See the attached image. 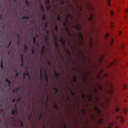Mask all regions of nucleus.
I'll list each match as a JSON object with an SVG mask.
<instances>
[{"mask_svg": "<svg viewBox=\"0 0 128 128\" xmlns=\"http://www.w3.org/2000/svg\"><path fill=\"white\" fill-rule=\"evenodd\" d=\"M117 119H118L121 123H123L124 122V120L122 116H117Z\"/></svg>", "mask_w": 128, "mask_h": 128, "instance_id": "1", "label": "nucleus"}, {"mask_svg": "<svg viewBox=\"0 0 128 128\" xmlns=\"http://www.w3.org/2000/svg\"><path fill=\"white\" fill-rule=\"evenodd\" d=\"M73 27L74 28L76 29L78 31L80 30L81 28V26L79 24H78L77 25L73 26Z\"/></svg>", "mask_w": 128, "mask_h": 128, "instance_id": "2", "label": "nucleus"}, {"mask_svg": "<svg viewBox=\"0 0 128 128\" xmlns=\"http://www.w3.org/2000/svg\"><path fill=\"white\" fill-rule=\"evenodd\" d=\"M38 35H36V36L34 37L33 38V42L34 44H35L36 43V40L37 37H38Z\"/></svg>", "mask_w": 128, "mask_h": 128, "instance_id": "3", "label": "nucleus"}, {"mask_svg": "<svg viewBox=\"0 0 128 128\" xmlns=\"http://www.w3.org/2000/svg\"><path fill=\"white\" fill-rule=\"evenodd\" d=\"M28 50V47L26 44L24 45V52H27Z\"/></svg>", "mask_w": 128, "mask_h": 128, "instance_id": "4", "label": "nucleus"}, {"mask_svg": "<svg viewBox=\"0 0 128 128\" xmlns=\"http://www.w3.org/2000/svg\"><path fill=\"white\" fill-rule=\"evenodd\" d=\"M95 110L98 113H100V111L96 107H95Z\"/></svg>", "mask_w": 128, "mask_h": 128, "instance_id": "5", "label": "nucleus"}, {"mask_svg": "<svg viewBox=\"0 0 128 128\" xmlns=\"http://www.w3.org/2000/svg\"><path fill=\"white\" fill-rule=\"evenodd\" d=\"M104 119H100L99 121V123L100 124H102L104 122Z\"/></svg>", "mask_w": 128, "mask_h": 128, "instance_id": "6", "label": "nucleus"}, {"mask_svg": "<svg viewBox=\"0 0 128 128\" xmlns=\"http://www.w3.org/2000/svg\"><path fill=\"white\" fill-rule=\"evenodd\" d=\"M54 72L56 74L55 77L58 78H59V75L58 74L56 73L55 71L54 70Z\"/></svg>", "mask_w": 128, "mask_h": 128, "instance_id": "7", "label": "nucleus"}, {"mask_svg": "<svg viewBox=\"0 0 128 128\" xmlns=\"http://www.w3.org/2000/svg\"><path fill=\"white\" fill-rule=\"evenodd\" d=\"M45 48V47L44 46H42V50L41 51V53L42 55H44V50Z\"/></svg>", "mask_w": 128, "mask_h": 128, "instance_id": "8", "label": "nucleus"}, {"mask_svg": "<svg viewBox=\"0 0 128 128\" xmlns=\"http://www.w3.org/2000/svg\"><path fill=\"white\" fill-rule=\"evenodd\" d=\"M46 19V14H45L42 16V20H45Z\"/></svg>", "mask_w": 128, "mask_h": 128, "instance_id": "9", "label": "nucleus"}, {"mask_svg": "<svg viewBox=\"0 0 128 128\" xmlns=\"http://www.w3.org/2000/svg\"><path fill=\"white\" fill-rule=\"evenodd\" d=\"M15 109L13 110L14 111V112L16 113V114H18V111L17 110V107H16V104H15Z\"/></svg>", "mask_w": 128, "mask_h": 128, "instance_id": "10", "label": "nucleus"}, {"mask_svg": "<svg viewBox=\"0 0 128 128\" xmlns=\"http://www.w3.org/2000/svg\"><path fill=\"white\" fill-rule=\"evenodd\" d=\"M45 79L46 82H48V78L47 75L46 73Z\"/></svg>", "mask_w": 128, "mask_h": 128, "instance_id": "11", "label": "nucleus"}, {"mask_svg": "<svg viewBox=\"0 0 128 128\" xmlns=\"http://www.w3.org/2000/svg\"><path fill=\"white\" fill-rule=\"evenodd\" d=\"M40 79L41 80H42V71L41 69H40Z\"/></svg>", "mask_w": 128, "mask_h": 128, "instance_id": "12", "label": "nucleus"}, {"mask_svg": "<svg viewBox=\"0 0 128 128\" xmlns=\"http://www.w3.org/2000/svg\"><path fill=\"white\" fill-rule=\"evenodd\" d=\"M93 18V16L92 14H91L90 17L89 18V20L90 21L92 20Z\"/></svg>", "mask_w": 128, "mask_h": 128, "instance_id": "13", "label": "nucleus"}, {"mask_svg": "<svg viewBox=\"0 0 128 128\" xmlns=\"http://www.w3.org/2000/svg\"><path fill=\"white\" fill-rule=\"evenodd\" d=\"M66 30L67 31V33L68 34L70 35V36H71L72 35L70 33V32H69V30H68V29L67 28H66Z\"/></svg>", "mask_w": 128, "mask_h": 128, "instance_id": "14", "label": "nucleus"}, {"mask_svg": "<svg viewBox=\"0 0 128 128\" xmlns=\"http://www.w3.org/2000/svg\"><path fill=\"white\" fill-rule=\"evenodd\" d=\"M123 111L124 113L126 114L127 111V109L126 108H124L123 109Z\"/></svg>", "mask_w": 128, "mask_h": 128, "instance_id": "15", "label": "nucleus"}, {"mask_svg": "<svg viewBox=\"0 0 128 128\" xmlns=\"http://www.w3.org/2000/svg\"><path fill=\"white\" fill-rule=\"evenodd\" d=\"M0 67L2 69L3 68L4 66L2 64V60L0 64Z\"/></svg>", "mask_w": 128, "mask_h": 128, "instance_id": "16", "label": "nucleus"}, {"mask_svg": "<svg viewBox=\"0 0 128 128\" xmlns=\"http://www.w3.org/2000/svg\"><path fill=\"white\" fill-rule=\"evenodd\" d=\"M57 19L58 21L60 22V17L58 14V16Z\"/></svg>", "mask_w": 128, "mask_h": 128, "instance_id": "17", "label": "nucleus"}, {"mask_svg": "<svg viewBox=\"0 0 128 128\" xmlns=\"http://www.w3.org/2000/svg\"><path fill=\"white\" fill-rule=\"evenodd\" d=\"M12 42V41L11 40L10 41V42L9 43L7 47V48H8L10 47V45L11 44Z\"/></svg>", "mask_w": 128, "mask_h": 128, "instance_id": "18", "label": "nucleus"}, {"mask_svg": "<svg viewBox=\"0 0 128 128\" xmlns=\"http://www.w3.org/2000/svg\"><path fill=\"white\" fill-rule=\"evenodd\" d=\"M126 84H124L122 86V88L124 90H125L126 88Z\"/></svg>", "mask_w": 128, "mask_h": 128, "instance_id": "19", "label": "nucleus"}, {"mask_svg": "<svg viewBox=\"0 0 128 128\" xmlns=\"http://www.w3.org/2000/svg\"><path fill=\"white\" fill-rule=\"evenodd\" d=\"M18 90V88H16L14 90V91L15 92H16L17 90Z\"/></svg>", "mask_w": 128, "mask_h": 128, "instance_id": "20", "label": "nucleus"}, {"mask_svg": "<svg viewBox=\"0 0 128 128\" xmlns=\"http://www.w3.org/2000/svg\"><path fill=\"white\" fill-rule=\"evenodd\" d=\"M114 42V40L113 39H112L110 40V44L112 45V43H113Z\"/></svg>", "mask_w": 128, "mask_h": 128, "instance_id": "21", "label": "nucleus"}, {"mask_svg": "<svg viewBox=\"0 0 128 128\" xmlns=\"http://www.w3.org/2000/svg\"><path fill=\"white\" fill-rule=\"evenodd\" d=\"M40 7L41 8V9L43 10L44 11V8L43 7V6L42 5H40Z\"/></svg>", "mask_w": 128, "mask_h": 128, "instance_id": "22", "label": "nucleus"}, {"mask_svg": "<svg viewBox=\"0 0 128 128\" xmlns=\"http://www.w3.org/2000/svg\"><path fill=\"white\" fill-rule=\"evenodd\" d=\"M11 113L12 114H13L14 116H15L16 115L15 114L16 113L14 112V111L13 110H12V111Z\"/></svg>", "mask_w": 128, "mask_h": 128, "instance_id": "23", "label": "nucleus"}, {"mask_svg": "<svg viewBox=\"0 0 128 128\" xmlns=\"http://www.w3.org/2000/svg\"><path fill=\"white\" fill-rule=\"evenodd\" d=\"M53 89L55 91L56 93L58 91V89L56 88L55 87H53Z\"/></svg>", "mask_w": 128, "mask_h": 128, "instance_id": "24", "label": "nucleus"}, {"mask_svg": "<svg viewBox=\"0 0 128 128\" xmlns=\"http://www.w3.org/2000/svg\"><path fill=\"white\" fill-rule=\"evenodd\" d=\"M46 3L47 4H49L50 3V2L49 0H46Z\"/></svg>", "mask_w": 128, "mask_h": 128, "instance_id": "25", "label": "nucleus"}, {"mask_svg": "<svg viewBox=\"0 0 128 128\" xmlns=\"http://www.w3.org/2000/svg\"><path fill=\"white\" fill-rule=\"evenodd\" d=\"M45 40L47 42L48 41V36H47L45 38Z\"/></svg>", "mask_w": 128, "mask_h": 128, "instance_id": "26", "label": "nucleus"}, {"mask_svg": "<svg viewBox=\"0 0 128 128\" xmlns=\"http://www.w3.org/2000/svg\"><path fill=\"white\" fill-rule=\"evenodd\" d=\"M110 15L111 16H112L114 14L113 12L112 11H110Z\"/></svg>", "mask_w": 128, "mask_h": 128, "instance_id": "27", "label": "nucleus"}, {"mask_svg": "<svg viewBox=\"0 0 128 128\" xmlns=\"http://www.w3.org/2000/svg\"><path fill=\"white\" fill-rule=\"evenodd\" d=\"M29 18V16H24L22 18V19H24V18H26L27 19H28Z\"/></svg>", "mask_w": 128, "mask_h": 128, "instance_id": "28", "label": "nucleus"}, {"mask_svg": "<svg viewBox=\"0 0 128 128\" xmlns=\"http://www.w3.org/2000/svg\"><path fill=\"white\" fill-rule=\"evenodd\" d=\"M60 41H61V42H62L63 44L64 45H65V41H64L63 40H60Z\"/></svg>", "mask_w": 128, "mask_h": 128, "instance_id": "29", "label": "nucleus"}, {"mask_svg": "<svg viewBox=\"0 0 128 128\" xmlns=\"http://www.w3.org/2000/svg\"><path fill=\"white\" fill-rule=\"evenodd\" d=\"M109 92V93L111 95L112 94V90H110Z\"/></svg>", "mask_w": 128, "mask_h": 128, "instance_id": "30", "label": "nucleus"}, {"mask_svg": "<svg viewBox=\"0 0 128 128\" xmlns=\"http://www.w3.org/2000/svg\"><path fill=\"white\" fill-rule=\"evenodd\" d=\"M25 2L28 6L29 5V3L27 0H26Z\"/></svg>", "mask_w": 128, "mask_h": 128, "instance_id": "31", "label": "nucleus"}, {"mask_svg": "<svg viewBox=\"0 0 128 128\" xmlns=\"http://www.w3.org/2000/svg\"><path fill=\"white\" fill-rule=\"evenodd\" d=\"M20 126L22 127H24V124L22 122H21V124L20 125Z\"/></svg>", "mask_w": 128, "mask_h": 128, "instance_id": "32", "label": "nucleus"}, {"mask_svg": "<svg viewBox=\"0 0 128 128\" xmlns=\"http://www.w3.org/2000/svg\"><path fill=\"white\" fill-rule=\"evenodd\" d=\"M58 28V26L57 25L55 26V30L56 31H57Z\"/></svg>", "mask_w": 128, "mask_h": 128, "instance_id": "33", "label": "nucleus"}, {"mask_svg": "<svg viewBox=\"0 0 128 128\" xmlns=\"http://www.w3.org/2000/svg\"><path fill=\"white\" fill-rule=\"evenodd\" d=\"M32 54H34V49L33 48H32Z\"/></svg>", "mask_w": 128, "mask_h": 128, "instance_id": "34", "label": "nucleus"}, {"mask_svg": "<svg viewBox=\"0 0 128 128\" xmlns=\"http://www.w3.org/2000/svg\"><path fill=\"white\" fill-rule=\"evenodd\" d=\"M108 5L109 6H110V0H108Z\"/></svg>", "mask_w": 128, "mask_h": 128, "instance_id": "35", "label": "nucleus"}, {"mask_svg": "<svg viewBox=\"0 0 128 128\" xmlns=\"http://www.w3.org/2000/svg\"><path fill=\"white\" fill-rule=\"evenodd\" d=\"M18 75H19V73L18 72H16V74L15 76H16V77L17 76H18Z\"/></svg>", "mask_w": 128, "mask_h": 128, "instance_id": "36", "label": "nucleus"}, {"mask_svg": "<svg viewBox=\"0 0 128 128\" xmlns=\"http://www.w3.org/2000/svg\"><path fill=\"white\" fill-rule=\"evenodd\" d=\"M109 36V34H107L106 36V38H107Z\"/></svg>", "mask_w": 128, "mask_h": 128, "instance_id": "37", "label": "nucleus"}, {"mask_svg": "<svg viewBox=\"0 0 128 128\" xmlns=\"http://www.w3.org/2000/svg\"><path fill=\"white\" fill-rule=\"evenodd\" d=\"M76 79L75 77H74L73 79V81L74 82H75L76 81Z\"/></svg>", "mask_w": 128, "mask_h": 128, "instance_id": "38", "label": "nucleus"}, {"mask_svg": "<svg viewBox=\"0 0 128 128\" xmlns=\"http://www.w3.org/2000/svg\"><path fill=\"white\" fill-rule=\"evenodd\" d=\"M50 6L49 5L47 7V9L50 10Z\"/></svg>", "mask_w": 128, "mask_h": 128, "instance_id": "39", "label": "nucleus"}, {"mask_svg": "<svg viewBox=\"0 0 128 128\" xmlns=\"http://www.w3.org/2000/svg\"><path fill=\"white\" fill-rule=\"evenodd\" d=\"M23 54H22V57H21V59H22V62H23Z\"/></svg>", "mask_w": 128, "mask_h": 128, "instance_id": "40", "label": "nucleus"}, {"mask_svg": "<svg viewBox=\"0 0 128 128\" xmlns=\"http://www.w3.org/2000/svg\"><path fill=\"white\" fill-rule=\"evenodd\" d=\"M20 98H18V99L16 100V101L17 102H19V101H20Z\"/></svg>", "mask_w": 128, "mask_h": 128, "instance_id": "41", "label": "nucleus"}, {"mask_svg": "<svg viewBox=\"0 0 128 128\" xmlns=\"http://www.w3.org/2000/svg\"><path fill=\"white\" fill-rule=\"evenodd\" d=\"M119 110V109L118 108H116V111L117 112H118Z\"/></svg>", "mask_w": 128, "mask_h": 128, "instance_id": "42", "label": "nucleus"}, {"mask_svg": "<svg viewBox=\"0 0 128 128\" xmlns=\"http://www.w3.org/2000/svg\"><path fill=\"white\" fill-rule=\"evenodd\" d=\"M15 100H16L15 98H14L13 100H12V102H15Z\"/></svg>", "mask_w": 128, "mask_h": 128, "instance_id": "43", "label": "nucleus"}, {"mask_svg": "<svg viewBox=\"0 0 128 128\" xmlns=\"http://www.w3.org/2000/svg\"><path fill=\"white\" fill-rule=\"evenodd\" d=\"M53 36H54V40L56 39V37L55 36L54 34Z\"/></svg>", "mask_w": 128, "mask_h": 128, "instance_id": "44", "label": "nucleus"}, {"mask_svg": "<svg viewBox=\"0 0 128 128\" xmlns=\"http://www.w3.org/2000/svg\"><path fill=\"white\" fill-rule=\"evenodd\" d=\"M9 80L7 78H6L5 79V81L6 82H8L9 81Z\"/></svg>", "mask_w": 128, "mask_h": 128, "instance_id": "45", "label": "nucleus"}, {"mask_svg": "<svg viewBox=\"0 0 128 128\" xmlns=\"http://www.w3.org/2000/svg\"><path fill=\"white\" fill-rule=\"evenodd\" d=\"M128 11V9H126V10H125V12H126L127 13V12Z\"/></svg>", "mask_w": 128, "mask_h": 128, "instance_id": "46", "label": "nucleus"}, {"mask_svg": "<svg viewBox=\"0 0 128 128\" xmlns=\"http://www.w3.org/2000/svg\"><path fill=\"white\" fill-rule=\"evenodd\" d=\"M109 127H107V128H112V127H111V126L110 125V124H109Z\"/></svg>", "mask_w": 128, "mask_h": 128, "instance_id": "47", "label": "nucleus"}, {"mask_svg": "<svg viewBox=\"0 0 128 128\" xmlns=\"http://www.w3.org/2000/svg\"><path fill=\"white\" fill-rule=\"evenodd\" d=\"M54 108H58V107L57 106L55 105H54Z\"/></svg>", "mask_w": 128, "mask_h": 128, "instance_id": "48", "label": "nucleus"}, {"mask_svg": "<svg viewBox=\"0 0 128 128\" xmlns=\"http://www.w3.org/2000/svg\"><path fill=\"white\" fill-rule=\"evenodd\" d=\"M45 26L46 28H47L48 27V24L47 23H46L45 25Z\"/></svg>", "mask_w": 128, "mask_h": 128, "instance_id": "49", "label": "nucleus"}, {"mask_svg": "<svg viewBox=\"0 0 128 128\" xmlns=\"http://www.w3.org/2000/svg\"><path fill=\"white\" fill-rule=\"evenodd\" d=\"M26 73L25 72H24L23 73V76H26Z\"/></svg>", "mask_w": 128, "mask_h": 128, "instance_id": "50", "label": "nucleus"}, {"mask_svg": "<svg viewBox=\"0 0 128 128\" xmlns=\"http://www.w3.org/2000/svg\"><path fill=\"white\" fill-rule=\"evenodd\" d=\"M8 82V84H11V82L9 80V81L7 82Z\"/></svg>", "mask_w": 128, "mask_h": 128, "instance_id": "51", "label": "nucleus"}, {"mask_svg": "<svg viewBox=\"0 0 128 128\" xmlns=\"http://www.w3.org/2000/svg\"><path fill=\"white\" fill-rule=\"evenodd\" d=\"M23 78H26V76H23Z\"/></svg>", "mask_w": 128, "mask_h": 128, "instance_id": "52", "label": "nucleus"}, {"mask_svg": "<svg viewBox=\"0 0 128 128\" xmlns=\"http://www.w3.org/2000/svg\"><path fill=\"white\" fill-rule=\"evenodd\" d=\"M29 74H29L28 73H26V75L28 76Z\"/></svg>", "mask_w": 128, "mask_h": 128, "instance_id": "53", "label": "nucleus"}, {"mask_svg": "<svg viewBox=\"0 0 128 128\" xmlns=\"http://www.w3.org/2000/svg\"><path fill=\"white\" fill-rule=\"evenodd\" d=\"M80 36H81V37L82 38V34H81V33H80Z\"/></svg>", "mask_w": 128, "mask_h": 128, "instance_id": "54", "label": "nucleus"}, {"mask_svg": "<svg viewBox=\"0 0 128 128\" xmlns=\"http://www.w3.org/2000/svg\"><path fill=\"white\" fill-rule=\"evenodd\" d=\"M2 18V16L0 15V19H1Z\"/></svg>", "mask_w": 128, "mask_h": 128, "instance_id": "55", "label": "nucleus"}, {"mask_svg": "<svg viewBox=\"0 0 128 128\" xmlns=\"http://www.w3.org/2000/svg\"><path fill=\"white\" fill-rule=\"evenodd\" d=\"M28 76L30 78V74H29Z\"/></svg>", "mask_w": 128, "mask_h": 128, "instance_id": "56", "label": "nucleus"}, {"mask_svg": "<svg viewBox=\"0 0 128 128\" xmlns=\"http://www.w3.org/2000/svg\"><path fill=\"white\" fill-rule=\"evenodd\" d=\"M72 95L74 96V93L73 92H72Z\"/></svg>", "mask_w": 128, "mask_h": 128, "instance_id": "57", "label": "nucleus"}, {"mask_svg": "<svg viewBox=\"0 0 128 128\" xmlns=\"http://www.w3.org/2000/svg\"><path fill=\"white\" fill-rule=\"evenodd\" d=\"M17 36L18 37H19V35L18 34H17Z\"/></svg>", "mask_w": 128, "mask_h": 128, "instance_id": "58", "label": "nucleus"}, {"mask_svg": "<svg viewBox=\"0 0 128 128\" xmlns=\"http://www.w3.org/2000/svg\"><path fill=\"white\" fill-rule=\"evenodd\" d=\"M8 85L9 86H10V84H8Z\"/></svg>", "mask_w": 128, "mask_h": 128, "instance_id": "59", "label": "nucleus"}, {"mask_svg": "<svg viewBox=\"0 0 128 128\" xmlns=\"http://www.w3.org/2000/svg\"><path fill=\"white\" fill-rule=\"evenodd\" d=\"M48 64L50 66V62H48Z\"/></svg>", "mask_w": 128, "mask_h": 128, "instance_id": "60", "label": "nucleus"}, {"mask_svg": "<svg viewBox=\"0 0 128 128\" xmlns=\"http://www.w3.org/2000/svg\"><path fill=\"white\" fill-rule=\"evenodd\" d=\"M55 46L56 47H58V45L56 44Z\"/></svg>", "mask_w": 128, "mask_h": 128, "instance_id": "61", "label": "nucleus"}, {"mask_svg": "<svg viewBox=\"0 0 128 128\" xmlns=\"http://www.w3.org/2000/svg\"><path fill=\"white\" fill-rule=\"evenodd\" d=\"M30 117H29L28 118V119H30Z\"/></svg>", "mask_w": 128, "mask_h": 128, "instance_id": "62", "label": "nucleus"}, {"mask_svg": "<svg viewBox=\"0 0 128 128\" xmlns=\"http://www.w3.org/2000/svg\"><path fill=\"white\" fill-rule=\"evenodd\" d=\"M65 25H66V24H65V23H64V24H63V25H64V26H65Z\"/></svg>", "mask_w": 128, "mask_h": 128, "instance_id": "63", "label": "nucleus"}, {"mask_svg": "<svg viewBox=\"0 0 128 128\" xmlns=\"http://www.w3.org/2000/svg\"><path fill=\"white\" fill-rule=\"evenodd\" d=\"M119 33H120V34L121 33V32L120 31Z\"/></svg>", "mask_w": 128, "mask_h": 128, "instance_id": "64", "label": "nucleus"}]
</instances>
